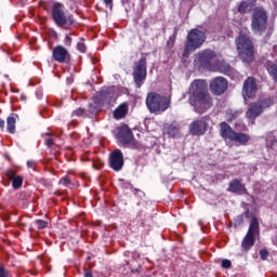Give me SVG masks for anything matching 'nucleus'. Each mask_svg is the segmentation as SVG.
Wrapping results in <instances>:
<instances>
[{"mask_svg": "<svg viewBox=\"0 0 277 277\" xmlns=\"http://www.w3.org/2000/svg\"><path fill=\"white\" fill-rule=\"evenodd\" d=\"M164 134L168 135V137H171L173 140H179L183 137V132H181V128L179 127V123L166 124Z\"/></svg>", "mask_w": 277, "mask_h": 277, "instance_id": "nucleus-18", "label": "nucleus"}, {"mask_svg": "<svg viewBox=\"0 0 277 277\" xmlns=\"http://www.w3.org/2000/svg\"><path fill=\"white\" fill-rule=\"evenodd\" d=\"M236 47L238 55L240 60H242V62H245L246 64L254 62V45L246 35H240L236 39Z\"/></svg>", "mask_w": 277, "mask_h": 277, "instance_id": "nucleus-4", "label": "nucleus"}, {"mask_svg": "<svg viewBox=\"0 0 277 277\" xmlns=\"http://www.w3.org/2000/svg\"><path fill=\"white\" fill-rule=\"evenodd\" d=\"M116 96V87H105L102 89V91L98 93L97 98L102 105H109V103H113L115 101Z\"/></svg>", "mask_w": 277, "mask_h": 277, "instance_id": "nucleus-14", "label": "nucleus"}, {"mask_svg": "<svg viewBox=\"0 0 277 277\" xmlns=\"http://www.w3.org/2000/svg\"><path fill=\"white\" fill-rule=\"evenodd\" d=\"M98 168H100V167H96V164H94V169H95V170H98Z\"/></svg>", "mask_w": 277, "mask_h": 277, "instance_id": "nucleus-43", "label": "nucleus"}, {"mask_svg": "<svg viewBox=\"0 0 277 277\" xmlns=\"http://www.w3.org/2000/svg\"><path fill=\"white\" fill-rule=\"evenodd\" d=\"M6 127H8L9 133H12V134L16 133V118H14V116L8 117Z\"/></svg>", "mask_w": 277, "mask_h": 277, "instance_id": "nucleus-25", "label": "nucleus"}, {"mask_svg": "<svg viewBox=\"0 0 277 277\" xmlns=\"http://www.w3.org/2000/svg\"><path fill=\"white\" fill-rule=\"evenodd\" d=\"M230 265H232L230 260H223L222 261V267L224 269H230Z\"/></svg>", "mask_w": 277, "mask_h": 277, "instance_id": "nucleus-33", "label": "nucleus"}, {"mask_svg": "<svg viewBox=\"0 0 277 277\" xmlns=\"http://www.w3.org/2000/svg\"><path fill=\"white\" fill-rule=\"evenodd\" d=\"M260 256H261L262 261H266L267 256H269V252H267V250H265V249H262L260 251Z\"/></svg>", "mask_w": 277, "mask_h": 277, "instance_id": "nucleus-32", "label": "nucleus"}, {"mask_svg": "<svg viewBox=\"0 0 277 277\" xmlns=\"http://www.w3.org/2000/svg\"><path fill=\"white\" fill-rule=\"evenodd\" d=\"M132 75L136 88H142L146 80V57H142L135 63Z\"/></svg>", "mask_w": 277, "mask_h": 277, "instance_id": "nucleus-9", "label": "nucleus"}, {"mask_svg": "<svg viewBox=\"0 0 277 277\" xmlns=\"http://www.w3.org/2000/svg\"><path fill=\"white\" fill-rule=\"evenodd\" d=\"M118 137L121 144H131L133 142V132H131L129 126H123L119 130Z\"/></svg>", "mask_w": 277, "mask_h": 277, "instance_id": "nucleus-19", "label": "nucleus"}, {"mask_svg": "<svg viewBox=\"0 0 277 277\" xmlns=\"http://www.w3.org/2000/svg\"><path fill=\"white\" fill-rule=\"evenodd\" d=\"M0 129H5V121L0 118Z\"/></svg>", "mask_w": 277, "mask_h": 277, "instance_id": "nucleus-40", "label": "nucleus"}, {"mask_svg": "<svg viewBox=\"0 0 277 277\" xmlns=\"http://www.w3.org/2000/svg\"><path fill=\"white\" fill-rule=\"evenodd\" d=\"M267 12L265 9L258 6L252 12L251 17V29L253 34H259V36H263L265 31H267Z\"/></svg>", "mask_w": 277, "mask_h": 277, "instance_id": "nucleus-6", "label": "nucleus"}, {"mask_svg": "<svg viewBox=\"0 0 277 277\" xmlns=\"http://www.w3.org/2000/svg\"><path fill=\"white\" fill-rule=\"evenodd\" d=\"M6 176L10 179V181H13L14 177L16 176V173L13 170L6 171Z\"/></svg>", "mask_w": 277, "mask_h": 277, "instance_id": "nucleus-34", "label": "nucleus"}, {"mask_svg": "<svg viewBox=\"0 0 277 277\" xmlns=\"http://www.w3.org/2000/svg\"><path fill=\"white\" fill-rule=\"evenodd\" d=\"M239 116H241V111H239V110H235V109L226 110L227 122H233V120H236V118H239Z\"/></svg>", "mask_w": 277, "mask_h": 277, "instance_id": "nucleus-24", "label": "nucleus"}, {"mask_svg": "<svg viewBox=\"0 0 277 277\" xmlns=\"http://www.w3.org/2000/svg\"><path fill=\"white\" fill-rule=\"evenodd\" d=\"M13 187L14 189H18L23 185V177L22 176H15L13 180Z\"/></svg>", "mask_w": 277, "mask_h": 277, "instance_id": "nucleus-27", "label": "nucleus"}, {"mask_svg": "<svg viewBox=\"0 0 277 277\" xmlns=\"http://www.w3.org/2000/svg\"><path fill=\"white\" fill-rule=\"evenodd\" d=\"M89 111H90V114H92V115L98 113V110L96 109V106H94V105H90V106H89Z\"/></svg>", "mask_w": 277, "mask_h": 277, "instance_id": "nucleus-37", "label": "nucleus"}, {"mask_svg": "<svg viewBox=\"0 0 277 277\" xmlns=\"http://www.w3.org/2000/svg\"><path fill=\"white\" fill-rule=\"evenodd\" d=\"M71 116H72V118H75V116H76L77 118H83V117H85V109H83V108H78V109H76V110L72 111Z\"/></svg>", "mask_w": 277, "mask_h": 277, "instance_id": "nucleus-26", "label": "nucleus"}, {"mask_svg": "<svg viewBox=\"0 0 277 277\" xmlns=\"http://www.w3.org/2000/svg\"><path fill=\"white\" fill-rule=\"evenodd\" d=\"M48 136V138H45V145L48 146V148H51V146H53V136L49 133L45 134Z\"/></svg>", "mask_w": 277, "mask_h": 277, "instance_id": "nucleus-29", "label": "nucleus"}, {"mask_svg": "<svg viewBox=\"0 0 277 277\" xmlns=\"http://www.w3.org/2000/svg\"><path fill=\"white\" fill-rule=\"evenodd\" d=\"M35 224H36L38 230H43V228H47V226H49V223L47 221H42V220L35 221Z\"/></svg>", "mask_w": 277, "mask_h": 277, "instance_id": "nucleus-28", "label": "nucleus"}, {"mask_svg": "<svg viewBox=\"0 0 277 277\" xmlns=\"http://www.w3.org/2000/svg\"><path fill=\"white\" fill-rule=\"evenodd\" d=\"M172 105V100L168 96L160 95L159 93L150 92L146 97V106L150 114L160 116L163 111H168Z\"/></svg>", "mask_w": 277, "mask_h": 277, "instance_id": "nucleus-2", "label": "nucleus"}, {"mask_svg": "<svg viewBox=\"0 0 277 277\" xmlns=\"http://www.w3.org/2000/svg\"><path fill=\"white\" fill-rule=\"evenodd\" d=\"M109 166L115 172H120L124 168V156L119 149L114 150L109 157Z\"/></svg>", "mask_w": 277, "mask_h": 277, "instance_id": "nucleus-13", "label": "nucleus"}, {"mask_svg": "<svg viewBox=\"0 0 277 277\" xmlns=\"http://www.w3.org/2000/svg\"><path fill=\"white\" fill-rule=\"evenodd\" d=\"M256 94V80L252 77L246 79L243 83L242 96L252 98Z\"/></svg>", "mask_w": 277, "mask_h": 277, "instance_id": "nucleus-16", "label": "nucleus"}, {"mask_svg": "<svg viewBox=\"0 0 277 277\" xmlns=\"http://www.w3.org/2000/svg\"><path fill=\"white\" fill-rule=\"evenodd\" d=\"M27 166H28V168H35L36 161H34V160H28V161H27Z\"/></svg>", "mask_w": 277, "mask_h": 277, "instance_id": "nucleus-39", "label": "nucleus"}, {"mask_svg": "<svg viewBox=\"0 0 277 277\" xmlns=\"http://www.w3.org/2000/svg\"><path fill=\"white\" fill-rule=\"evenodd\" d=\"M137 193H140V194H144V193H142V190L134 189V194H137Z\"/></svg>", "mask_w": 277, "mask_h": 277, "instance_id": "nucleus-42", "label": "nucleus"}, {"mask_svg": "<svg viewBox=\"0 0 277 277\" xmlns=\"http://www.w3.org/2000/svg\"><path fill=\"white\" fill-rule=\"evenodd\" d=\"M198 62L202 68H211L217 66V54L212 50H203L197 54Z\"/></svg>", "mask_w": 277, "mask_h": 277, "instance_id": "nucleus-11", "label": "nucleus"}, {"mask_svg": "<svg viewBox=\"0 0 277 277\" xmlns=\"http://www.w3.org/2000/svg\"><path fill=\"white\" fill-rule=\"evenodd\" d=\"M256 235H259V220L253 217L251 219L248 233L241 242L243 250H250V248L254 246V237H256Z\"/></svg>", "mask_w": 277, "mask_h": 277, "instance_id": "nucleus-10", "label": "nucleus"}, {"mask_svg": "<svg viewBox=\"0 0 277 277\" xmlns=\"http://www.w3.org/2000/svg\"><path fill=\"white\" fill-rule=\"evenodd\" d=\"M77 49H78V51H80V53H85V51H87L85 43L78 42L77 43Z\"/></svg>", "mask_w": 277, "mask_h": 277, "instance_id": "nucleus-31", "label": "nucleus"}, {"mask_svg": "<svg viewBox=\"0 0 277 277\" xmlns=\"http://www.w3.org/2000/svg\"><path fill=\"white\" fill-rule=\"evenodd\" d=\"M104 3L106 5V8H113L114 6V0H104Z\"/></svg>", "mask_w": 277, "mask_h": 277, "instance_id": "nucleus-38", "label": "nucleus"}, {"mask_svg": "<svg viewBox=\"0 0 277 277\" xmlns=\"http://www.w3.org/2000/svg\"><path fill=\"white\" fill-rule=\"evenodd\" d=\"M52 57L55 62H58V64H64L70 60V54L64 45H57L52 51Z\"/></svg>", "mask_w": 277, "mask_h": 277, "instance_id": "nucleus-15", "label": "nucleus"}, {"mask_svg": "<svg viewBox=\"0 0 277 277\" xmlns=\"http://www.w3.org/2000/svg\"><path fill=\"white\" fill-rule=\"evenodd\" d=\"M274 105V102L269 98L253 103L248 108L246 116L250 120H254V118H259L261 114H263L264 109H267V107H272Z\"/></svg>", "mask_w": 277, "mask_h": 277, "instance_id": "nucleus-8", "label": "nucleus"}, {"mask_svg": "<svg viewBox=\"0 0 277 277\" xmlns=\"http://www.w3.org/2000/svg\"><path fill=\"white\" fill-rule=\"evenodd\" d=\"M128 113L129 106L127 104H121L118 108H116L114 116L116 120H120L121 118H124Z\"/></svg>", "mask_w": 277, "mask_h": 277, "instance_id": "nucleus-22", "label": "nucleus"}, {"mask_svg": "<svg viewBox=\"0 0 277 277\" xmlns=\"http://www.w3.org/2000/svg\"><path fill=\"white\" fill-rule=\"evenodd\" d=\"M122 1H124L127 3L129 0H122Z\"/></svg>", "mask_w": 277, "mask_h": 277, "instance_id": "nucleus-44", "label": "nucleus"}, {"mask_svg": "<svg viewBox=\"0 0 277 277\" xmlns=\"http://www.w3.org/2000/svg\"><path fill=\"white\" fill-rule=\"evenodd\" d=\"M220 135L225 142H234L236 146H247L250 142V135L236 132L225 121L220 123Z\"/></svg>", "mask_w": 277, "mask_h": 277, "instance_id": "nucleus-3", "label": "nucleus"}, {"mask_svg": "<svg viewBox=\"0 0 277 277\" xmlns=\"http://www.w3.org/2000/svg\"><path fill=\"white\" fill-rule=\"evenodd\" d=\"M190 135H205L207 133V121L205 119H199L193 121L189 126Z\"/></svg>", "mask_w": 277, "mask_h": 277, "instance_id": "nucleus-17", "label": "nucleus"}, {"mask_svg": "<svg viewBox=\"0 0 277 277\" xmlns=\"http://www.w3.org/2000/svg\"><path fill=\"white\" fill-rule=\"evenodd\" d=\"M236 222H237L238 224H242V223H243V217L237 216Z\"/></svg>", "mask_w": 277, "mask_h": 277, "instance_id": "nucleus-41", "label": "nucleus"}, {"mask_svg": "<svg viewBox=\"0 0 277 277\" xmlns=\"http://www.w3.org/2000/svg\"><path fill=\"white\" fill-rule=\"evenodd\" d=\"M64 42H65V45H66V47H70V45L72 44V38H70V36L67 35V36L65 37Z\"/></svg>", "mask_w": 277, "mask_h": 277, "instance_id": "nucleus-35", "label": "nucleus"}, {"mask_svg": "<svg viewBox=\"0 0 277 277\" xmlns=\"http://www.w3.org/2000/svg\"><path fill=\"white\" fill-rule=\"evenodd\" d=\"M228 192H232V194H246V186L239 180H233L229 183Z\"/></svg>", "mask_w": 277, "mask_h": 277, "instance_id": "nucleus-21", "label": "nucleus"}, {"mask_svg": "<svg viewBox=\"0 0 277 277\" xmlns=\"http://www.w3.org/2000/svg\"><path fill=\"white\" fill-rule=\"evenodd\" d=\"M64 4L55 2L52 5V18L57 27H64V29H70L75 23V18L70 14H66L64 11Z\"/></svg>", "mask_w": 277, "mask_h": 277, "instance_id": "nucleus-5", "label": "nucleus"}, {"mask_svg": "<svg viewBox=\"0 0 277 277\" xmlns=\"http://www.w3.org/2000/svg\"><path fill=\"white\" fill-rule=\"evenodd\" d=\"M0 277H12L3 266H0Z\"/></svg>", "mask_w": 277, "mask_h": 277, "instance_id": "nucleus-30", "label": "nucleus"}, {"mask_svg": "<svg viewBox=\"0 0 277 277\" xmlns=\"http://www.w3.org/2000/svg\"><path fill=\"white\" fill-rule=\"evenodd\" d=\"M206 40L207 35L205 34V31L196 28L192 29L186 37L184 55H189V53H193V51L200 49V47L205 44Z\"/></svg>", "mask_w": 277, "mask_h": 277, "instance_id": "nucleus-7", "label": "nucleus"}, {"mask_svg": "<svg viewBox=\"0 0 277 277\" xmlns=\"http://www.w3.org/2000/svg\"><path fill=\"white\" fill-rule=\"evenodd\" d=\"M60 184L61 185H70V181L68 180V177H62L60 180Z\"/></svg>", "mask_w": 277, "mask_h": 277, "instance_id": "nucleus-36", "label": "nucleus"}, {"mask_svg": "<svg viewBox=\"0 0 277 277\" xmlns=\"http://www.w3.org/2000/svg\"><path fill=\"white\" fill-rule=\"evenodd\" d=\"M188 103L196 107L200 114H205L207 109L213 107L211 95L207 82L205 80H195L188 89Z\"/></svg>", "mask_w": 277, "mask_h": 277, "instance_id": "nucleus-1", "label": "nucleus"}, {"mask_svg": "<svg viewBox=\"0 0 277 277\" xmlns=\"http://www.w3.org/2000/svg\"><path fill=\"white\" fill-rule=\"evenodd\" d=\"M228 90V80L224 77H216L210 82V92L214 96H222Z\"/></svg>", "mask_w": 277, "mask_h": 277, "instance_id": "nucleus-12", "label": "nucleus"}, {"mask_svg": "<svg viewBox=\"0 0 277 277\" xmlns=\"http://www.w3.org/2000/svg\"><path fill=\"white\" fill-rule=\"evenodd\" d=\"M266 68H267L268 75L277 83V63L268 62L266 64Z\"/></svg>", "mask_w": 277, "mask_h": 277, "instance_id": "nucleus-23", "label": "nucleus"}, {"mask_svg": "<svg viewBox=\"0 0 277 277\" xmlns=\"http://www.w3.org/2000/svg\"><path fill=\"white\" fill-rule=\"evenodd\" d=\"M255 6H256V0L242 1L238 6V12L240 14H248L252 12V10H254Z\"/></svg>", "mask_w": 277, "mask_h": 277, "instance_id": "nucleus-20", "label": "nucleus"}]
</instances>
